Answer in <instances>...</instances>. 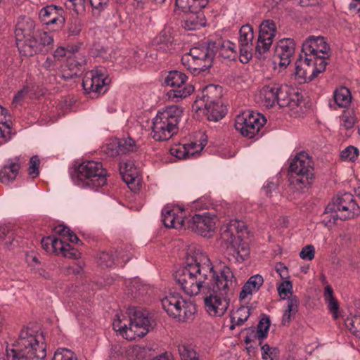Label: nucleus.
I'll use <instances>...</instances> for the list:
<instances>
[{
	"label": "nucleus",
	"instance_id": "f257e3e1",
	"mask_svg": "<svg viewBox=\"0 0 360 360\" xmlns=\"http://www.w3.org/2000/svg\"><path fill=\"white\" fill-rule=\"evenodd\" d=\"M217 275L208 256L195 251L187 255L184 266L175 272L174 279L186 295L194 296L205 291L206 284Z\"/></svg>",
	"mask_w": 360,
	"mask_h": 360
},
{
	"label": "nucleus",
	"instance_id": "f03ea898",
	"mask_svg": "<svg viewBox=\"0 0 360 360\" xmlns=\"http://www.w3.org/2000/svg\"><path fill=\"white\" fill-rule=\"evenodd\" d=\"M236 285V279L227 266L220 270V276L207 283L205 287L204 303L206 311L213 316H221L227 311L232 290Z\"/></svg>",
	"mask_w": 360,
	"mask_h": 360
},
{
	"label": "nucleus",
	"instance_id": "7ed1b4c3",
	"mask_svg": "<svg viewBox=\"0 0 360 360\" xmlns=\"http://www.w3.org/2000/svg\"><path fill=\"white\" fill-rule=\"evenodd\" d=\"M17 347V350L6 349L8 360H44L46 356V345L43 333L31 328L21 330Z\"/></svg>",
	"mask_w": 360,
	"mask_h": 360
},
{
	"label": "nucleus",
	"instance_id": "20e7f679",
	"mask_svg": "<svg viewBox=\"0 0 360 360\" xmlns=\"http://www.w3.org/2000/svg\"><path fill=\"white\" fill-rule=\"evenodd\" d=\"M246 226L243 221L231 220L229 224L221 228L220 239L229 255V259L237 263H241L250 256L248 247L241 243L243 232Z\"/></svg>",
	"mask_w": 360,
	"mask_h": 360
},
{
	"label": "nucleus",
	"instance_id": "39448f33",
	"mask_svg": "<svg viewBox=\"0 0 360 360\" xmlns=\"http://www.w3.org/2000/svg\"><path fill=\"white\" fill-rule=\"evenodd\" d=\"M289 189L300 194L307 191L314 181V163L306 152L297 153L292 159L289 169Z\"/></svg>",
	"mask_w": 360,
	"mask_h": 360
},
{
	"label": "nucleus",
	"instance_id": "423d86ee",
	"mask_svg": "<svg viewBox=\"0 0 360 360\" xmlns=\"http://www.w3.org/2000/svg\"><path fill=\"white\" fill-rule=\"evenodd\" d=\"M182 114V108L177 105H170L159 111L153 119V139L164 141L172 138L178 131V124Z\"/></svg>",
	"mask_w": 360,
	"mask_h": 360
},
{
	"label": "nucleus",
	"instance_id": "0eeeda50",
	"mask_svg": "<svg viewBox=\"0 0 360 360\" xmlns=\"http://www.w3.org/2000/svg\"><path fill=\"white\" fill-rule=\"evenodd\" d=\"M217 49L215 41L194 46L190 49L188 53L182 57L181 61L193 75H198L212 66Z\"/></svg>",
	"mask_w": 360,
	"mask_h": 360
},
{
	"label": "nucleus",
	"instance_id": "6e6552de",
	"mask_svg": "<svg viewBox=\"0 0 360 360\" xmlns=\"http://www.w3.org/2000/svg\"><path fill=\"white\" fill-rule=\"evenodd\" d=\"M330 46L321 36H309L302 44V53L307 63L313 62L314 69L311 77H316L323 72L328 64Z\"/></svg>",
	"mask_w": 360,
	"mask_h": 360
},
{
	"label": "nucleus",
	"instance_id": "1a4fd4ad",
	"mask_svg": "<svg viewBox=\"0 0 360 360\" xmlns=\"http://www.w3.org/2000/svg\"><path fill=\"white\" fill-rule=\"evenodd\" d=\"M107 171L100 162L89 160L82 162L75 171L72 179L81 188H98L107 181Z\"/></svg>",
	"mask_w": 360,
	"mask_h": 360
},
{
	"label": "nucleus",
	"instance_id": "9d476101",
	"mask_svg": "<svg viewBox=\"0 0 360 360\" xmlns=\"http://www.w3.org/2000/svg\"><path fill=\"white\" fill-rule=\"evenodd\" d=\"M221 96V87L214 84L205 86L200 95L198 96L195 103L199 109L204 106L206 116L210 121L217 122L226 115L225 108L220 101Z\"/></svg>",
	"mask_w": 360,
	"mask_h": 360
},
{
	"label": "nucleus",
	"instance_id": "9b49d317",
	"mask_svg": "<svg viewBox=\"0 0 360 360\" xmlns=\"http://www.w3.org/2000/svg\"><path fill=\"white\" fill-rule=\"evenodd\" d=\"M129 325L127 340H134L142 338L155 328L156 322L153 315L146 309L133 307L129 309Z\"/></svg>",
	"mask_w": 360,
	"mask_h": 360
},
{
	"label": "nucleus",
	"instance_id": "f8f14e48",
	"mask_svg": "<svg viewBox=\"0 0 360 360\" xmlns=\"http://www.w3.org/2000/svg\"><path fill=\"white\" fill-rule=\"evenodd\" d=\"M335 213L333 215V224L340 219L341 220H349L360 215V207L354 200V197L350 193H344L333 198L326 207V214Z\"/></svg>",
	"mask_w": 360,
	"mask_h": 360
},
{
	"label": "nucleus",
	"instance_id": "ddd939ff",
	"mask_svg": "<svg viewBox=\"0 0 360 360\" xmlns=\"http://www.w3.org/2000/svg\"><path fill=\"white\" fill-rule=\"evenodd\" d=\"M161 304L170 317L179 322L187 321L196 311L195 304L179 294H169L161 300Z\"/></svg>",
	"mask_w": 360,
	"mask_h": 360
},
{
	"label": "nucleus",
	"instance_id": "4468645a",
	"mask_svg": "<svg viewBox=\"0 0 360 360\" xmlns=\"http://www.w3.org/2000/svg\"><path fill=\"white\" fill-rule=\"evenodd\" d=\"M266 122V118L262 114L248 110L237 116L235 127L243 136L252 139Z\"/></svg>",
	"mask_w": 360,
	"mask_h": 360
},
{
	"label": "nucleus",
	"instance_id": "2eb2a0df",
	"mask_svg": "<svg viewBox=\"0 0 360 360\" xmlns=\"http://www.w3.org/2000/svg\"><path fill=\"white\" fill-rule=\"evenodd\" d=\"M187 76L178 70H172L168 72L165 79L166 85L173 87V89L167 93L168 98L171 101L182 99L190 96L194 91V87L190 84H186Z\"/></svg>",
	"mask_w": 360,
	"mask_h": 360
},
{
	"label": "nucleus",
	"instance_id": "dca6fc26",
	"mask_svg": "<svg viewBox=\"0 0 360 360\" xmlns=\"http://www.w3.org/2000/svg\"><path fill=\"white\" fill-rule=\"evenodd\" d=\"M105 72L104 68H97L85 75L82 86L85 93L90 94L91 98H96L98 94L106 91L105 87L110 82V79Z\"/></svg>",
	"mask_w": 360,
	"mask_h": 360
},
{
	"label": "nucleus",
	"instance_id": "f3484780",
	"mask_svg": "<svg viewBox=\"0 0 360 360\" xmlns=\"http://www.w3.org/2000/svg\"><path fill=\"white\" fill-rule=\"evenodd\" d=\"M53 43V36L47 32L36 30L35 34L26 42L20 43V53L25 56H32L45 51Z\"/></svg>",
	"mask_w": 360,
	"mask_h": 360
},
{
	"label": "nucleus",
	"instance_id": "a211bd4d",
	"mask_svg": "<svg viewBox=\"0 0 360 360\" xmlns=\"http://www.w3.org/2000/svg\"><path fill=\"white\" fill-rule=\"evenodd\" d=\"M214 214L204 213L195 214L187 221L188 228L202 236L209 237L215 229Z\"/></svg>",
	"mask_w": 360,
	"mask_h": 360
},
{
	"label": "nucleus",
	"instance_id": "6ab92c4d",
	"mask_svg": "<svg viewBox=\"0 0 360 360\" xmlns=\"http://www.w3.org/2000/svg\"><path fill=\"white\" fill-rule=\"evenodd\" d=\"M253 28L250 25H243L239 30L240 60L247 63L252 56Z\"/></svg>",
	"mask_w": 360,
	"mask_h": 360
},
{
	"label": "nucleus",
	"instance_id": "aec40b11",
	"mask_svg": "<svg viewBox=\"0 0 360 360\" xmlns=\"http://www.w3.org/2000/svg\"><path fill=\"white\" fill-rule=\"evenodd\" d=\"M295 49V43L293 39L285 38L277 43L274 55L275 63L279 66L286 68L290 63Z\"/></svg>",
	"mask_w": 360,
	"mask_h": 360
},
{
	"label": "nucleus",
	"instance_id": "412c9836",
	"mask_svg": "<svg viewBox=\"0 0 360 360\" xmlns=\"http://www.w3.org/2000/svg\"><path fill=\"white\" fill-rule=\"evenodd\" d=\"M40 20L46 25H56L57 27H62L65 22V11L58 6L53 4L43 7L39 13Z\"/></svg>",
	"mask_w": 360,
	"mask_h": 360
},
{
	"label": "nucleus",
	"instance_id": "4be33fe9",
	"mask_svg": "<svg viewBox=\"0 0 360 360\" xmlns=\"http://www.w3.org/2000/svg\"><path fill=\"white\" fill-rule=\"evenodd\" d=\"M136 145L131 138H113L108 140L105 153L111 157H117L136 150Z\"/></svg>",
	"mask_w": 360,
	"mask_h": 360
},
{
	"label": "nucleus",
	"instance_id": "5701e85b",
	"mask_svg": "<svg viewBox=\"0 0 360 360\" xmlns=\"http://www.w3.org/2000/svg\"><path fill=\"white\" fill-rule=\"evenodd\" d=\"M35 22L30 17L21 16L15 25L16 45L20 51V44L26 42L35 34Z\"/></svg>",
	"mask_w": 360,
	"mask_h": 360
},
{
	"label": "nucleus",
	"instance_id": "b1692460",
	"mask_svg": "<svg viewBox=\"0 0 360 360\" xmlns=\"http://www.w3.org/2000/svg\"><path fill=\"white\" fill-rule=\"evenodd\" d=\"M276 103L281 108L288 107L293 110L301 103L302 96L287 85L279 84Z\"/></svg>",
	"mask_w": 360,
	"mask_h": 360
},
{
	"label": "nucleus",
	"instance_id": "393cba45",
	"mask_svg": "<svg viewBox=\"0 0 360 360\" xmlns=\"http://www.w3.org/2000/svg\"><path fill=\"white\" fill-rule=\"evenodd\" d=\"M120 172L123 181L128 185L130 189L134 192L139 190L136 185H139L140 179L133 162L127 161L120 163Z\"/></svg>",
	"mask_w": 360,
	"mask_h": 360
},
{
	"label": "nucleus",
	"instance_id": "a878e982",
	"mask_svg": "<svg viewBox=\"0 0 360 360\" xmlns=\"http://www.w3.org/2000/svg\"><path fill=\"white\" fill-rule=\"evenodd\" d=\"M20 169V159L16 157L14 162L6 165L0 170V181L4 184H9L15 179Z\"/></svg>",
	"mask_w": 360,
	"mask_h": 360
},
{
	"label": "nucleus",
	"instance_id": "bb28decb",
	"mask_svg": "<svg viewBox=\"0 0 360 360\" xmlns=\"http://www.w3.org/2000/svg\"><path fill=\"white\" fill-rule=\"evenodd\" d=\"M314 69L313 62L306 61V56L304 59H302V55H300V58L295 63V75L300 79L304 80L309 79L312 80L314 77H312V72Z\"/></svg>",
	"mask_w": 360,
	"mask_h": 360
},
{
	"label": "nucleus",
	"instance_id": "cd10ccee",
	"mask_svg": "<svg viewBox=\"0 0 360 360\" xmlns=\"http://www.w3.org/2000/svg\"><path fill=\"white\" fill-rule=\"evenodd\" d=\"M279 83L270 82L264 85L260 91V96L266 107H272L276 104Z\"/></svg>",
	"mask_w": 360,
	"mask_h": 360
},
{
	"label": "nucleus",
	"instance_id": "c85d7f7f",
	"mask_svg": "<svg viewBox=\"0 0 360 360\" xmlns=\"http://www.w3.org/2000/svg\"><path fill=\"white\" fill-rule=\"evenodd\" d=\"M264 283L263 277L259 274L252 276L243 285L240 292V300L245 299L248 295L257 292Z\"/></svg>",
	"mask_w": 360,
	"mask_h": 360
},
{
	"label": "nucleus",
	"instance_id": "c756f323",
	"mask_svg": "<svg viewBox=\"0 0 360 360\" xmlns=\"http://www.w3.org/2000/svg\"><path fill=\"white\" fill-rule=\"evenodd\" d=\"M206 20L202 12H189L184 20V27L187 30H196L204 27Z\"/></svg>",
	"mask_w": 360,
	"mask_h": 360
},
{
	"label": "nucleus",
	"instance_id": "7c9ffc66",
	"mask_svg": "<svg viewBox=\"0 0 360 360\" xmlns=\"http://www.w3.org/2000/svg\"><path fill=\"white\" fill-rule=\"evenodd\" d=\"M173 38L169 30H163L153 39V45L158 51L167 52L172 49Z\"/></svg>",
	"mask_w": 360,
	"mask_h": 360
},
{
	"label": "nucleus",
	"instance_id": "2f4dec72",
	"mask_svg": "<svg viewBox=\"0 0 360 360\" xmlns=\"http://www.w3.org/2000/svg\"><path fill=\"white\" fill-rule=\"evenodd\" d=\"M299 300L295 295L289 296L287 298V306L282 317V324L283 326L289 325L292 318H293L298 311Z\"/></svg>",
	"mask_w": 360,
	"mask_h": 360
},
{
	"label": "nucleus",
	"instance_id": "473e14b6",
	"mask_svg": "<svg viewBox=\"0 0 360 360\" xmlns=\"http://www.w3.org/2000/svg\"><path fill=\"white\" fill-rule=\"evenodd\" d=\"M333 98L338 107L347 108L352 101V94L348 88L340 86L335 90Z\"/></svg>",
	"mask_w": 360,
	"mask_h": 360
},
{
	"label": "nucleus",
	"instance_id": "72a5a7b5",
	"mask_svg": "<svg viewBox=\"0 0 360 360\" xmlns=\"http://www.w3.org/2000/svg\"><path fill=\"white\" fill-rule=\"evenodd\" d=\"M276 26L274 22L271 20H264L259 26V37L263 40L267 41H272L276 35Z\"/></svg>",
	"mask_w": 360,
	"mask_h": 360
},
{
	"label": "nucleus",
	"instance_id": "f704fd0d",
	"mask_svg": "<svg viewBox=\"0 0 360 360\" xmlns=\"http://www.w3.org/2000/svg\"><path fill=\"white\" fill-rule=\"evenodd\" d=\"M6 237H8V240L5 242V248L10 250L18 245L14 230L9 226H0V244L6 240Z\"/></svg>",
	"mask_w": 360,
	"mask_h": 360
},
{
	"label": "nucleus",
	"instance_id": "c9c22d12",
	"mask_svg": "<svg viewBox=\"0 0 360 360\" xmlns=\"http://www.w3.org/2000/svg\"><path fill=\"white\" fill-rule=\"evenodd\" d=\"M218 49L217 52L219 51V56L224 58L233 60L237 56L236 45L230 41H224L221 43H217Z\"/></svg>",
	"mask_w": 360,
	"mask_h": 360
},
{
	"label": "nucleus",
	"instance_id": "e433bc0d",
	"mask_svg": "<svg viewBox=\"0 0 360 360\" xmlns=\"http://www.w3.org/2000/svg\"><path fill=\"white\" fill-rule=\"evenodd\" d=\"M250 316V309L246 307H239L231 316V325L230 330H233L236 326H242Z\"/></svg>",
	"mask_w": 360,
	"mask_h": 360
},
{
	"label": "nucleus",
	"instance_id": "4c0bfd02",
	"mask_svg": "<svg viewBox=\"0 0 360 360\" xmlns=\"http://www.w3.org/2000/svg\"><path fill=\"white\" fill-rule=\"evenodd\" d=\"M116 258H120L124 262L128 261L129 257L122 255L120 252H117L116 256L113 255L111 252L103 251L99 254L98 264L103 267H111L115 264Z\"/></svg>",
	"mask_w": 360,
	"mask_h": 360
},
{
	"label": "nucleus",
	"instance_id": "58836bf2",
	"mask_svg": "<svg viewBox=\"0 0 360 360\" xmlns=\"http://www.w3.org/2000/svg\"><path fill=\"white\" fill-rule=\"evenodd\" d=\"M270 323L269 317L264 315L263 318H262L259 321L257 327V331L255 332L252 330V336L257 337V339L259 340V344H262V341L267 336Z\"/></svg>",
	"mask_w": 360,
	"mask_h": 360
},
{
	"label": "nucleus",
	"instance_id": "ea45409f",
	"mask_svg": "<svg viewBox=\"0 0 360 360\" xmlns=\"http://www.w3.org/2000/svg\"><path fill=\"white\" fill-rule=\"evenodd\" d=\"M272 41L263 40L258 37L255 47V56L259 60H264L266 58V54L272 44Z\"/></svg>",
	"mask_w": 360,
	"mask_h": 360
},
{
	"label": "nucleus",
	"instance_id": "a19ab883",
	"mask_svg": "<svg viewBox=\"0 0 360 360\" xmlns=\"http://www.w3.org/2000/svg\"><path fill=\"white\" fill-rule=\"evenodd\" d=\"M178 350L182 360H199L196 352L190 345H179Z\"/></svg>",
	"mask_w": 360,
	"mask_h": 360
},
{
	"label": "nucleus",
	"instance_id": "79ce46f5",
	"mask_svg": "<svg viewBox=\"0 0 360 360\" xmlns=\"http://www.w3.org/2000/svg\"><path fill=\"white\" fill-rule=\"evenodd\" d=\"M345 324L354 335L360 338V315L347 318Z\"/></svg>",
	"mask_w": 360,
	"mask_h": 360
},
{
	"label": "nucleus",
	"instance_id": "37998d69",
	"mask_svg": "<svg viewBox=\"0 0 360 360\" xmlns=\"http://www.w3.org/2000/svg\"><path fill=\"white\" fill-rule=\"evenodd\" d=\"M52 360H78L75 354L66 348L58 349L52 358Z\"/></svg>",
	"mask_w": 360,
	"mask_h": 360
},
{
	"label": "nucleus",
	"instance_id": "c03bdc74",
	"mask_svg": "<svg viewBox=\"0 0 360 360\" xmlns=\"http://www.w3.org/2000/svg\"><path fill=\"white\" fill-rule=\"evenodd\" d=\"M359 154V152L357 148L349 146L341 152L340 157L342 160L354 162L356 160Z\"/></svg>",
	"mask_w": 360,
	"mask_h": 360
},
{
	"label": "nucleus",
	"instance_id": "a18cd8bd",
	"mask_svg": "<svg viewBox=\"0 0 360 360\" xmlns=\"http://www.w3.org/2000/svg\"><path fill=\"white\" fill-rule=\"evenodd\" d=\"M65 67L75 75H81L83 68L82 61H78L76 56H69L67 59Z\"/></svg>",
	"mask_w": 360,
	"mask_h": 360
},
{
	"label": "nucleus",
	"instance_id": "49530a36",
	"mask_svg": "<svg viewBox=\"0 0 360 360\" xmlns=\"http://www.w3.org/2000/svg\"><path fill=\"white\" fill-rule=\"evenodd\" d=\"M162 222L165 226L167 228H173L175 224L176 212L173 210L165 207L162 212Z\"/></svg>",
	"mask_w": 360,
	"mask_h": 360
},
{
	"label": "nucleus",
	"instance_id": "de8ad7c7",
	"mask_svg": "<svg viewBox=\"0 0 360 360\" xmlns=\"http://www.w3.org/2000/svg\"><path fill=\"white\" fill-rule=\"evenodd\" d=\"M261 350L263 359L274 360L278 357L279 350L277 347H271L268 344H264L261 347Z\"/></svg>",
	"mask_w": 360,
	"mask_h": 360
},
{
	"label": "nucleus",
	"instance_id": "09e8293b",
	"mask_svg": "<svg viewBox=\"0 0 360 360\" xmlns=\"http://www.w3.org/2000/svg\"><path fill=\"white\" fill-rule=\"evenodd\" d=\"M277 290L280 297L282 300L287 299L289 296L292 295V285L289 281H285L280 283L277 288Z\"/></svg>",
	"mask_w": 360,
	"mask_h": 360
},
{
	"label": "nucleus",
	"instance_id": "8fccbe9b",
	"mask_svg": "<svg viewBox=\"0 0 360 360\" xmlns=\"http://www.w3.org/2000/svg\"><path fill=\"white\" fill-rule=\"evenodd\" d=\"M82 30V23L76 18L70 19L68 22V31L72 36L78 35Z\"/></svg>",
	"mask_w": 360,
	"mask_h": 360
},
{
	"label": "nucleus",
	"instance_id": "3c124183",
	"mask_svg": "<svg viewBox=\"0 0 360 360\" xmlns=\"http://www.w3.org/2000/svg\"><path fill=\"white\" fill-rule=\"evenodd\" d=\"M40 165V160L37 155H33L30 160V166L28 168V174L32 178L37 177L39 174V167Z\"/></svg>",
	"mask_w": 360,
	"mask_h": 360
},
{
	"label": "nucleus",
	"instance_id": "603ef678",
	"mask_svg": "<svg viewBox=\"0 0 360 360\" xmlns=\"http://www.w3.org/2000/svg\"><path fill=\"white\" fill-rule=\"evenodd\" d=\"M128 293L131 294L133 297H138L143 295L145 289L143 286H141L138 281H134L128 285Z\"/></svg>",
	"mask_w": 360,
	"mask_h": 360
},
{
	"label": "nucleus",
	"instance_id": "864d4df0",
	"mask_svg": "<svg viewBox=\"0 0 360 360\" xmlns=\"http://www.w3.org/2000/svg\"><path fill=\"white\" fill-rule=\"evenodd\" d=\"M51 244V252L53 253H62L63 250H65L67 247H69V244L64 243L62 239L57 238H52Z\"/></svg>",
	"mask_w": 360,
	"mask_h": 360
},
{
	"label": "nucleus",
	"instance_id": "5fc2aeb1",
	"mask_svg": "<svg viewBox=\"0 0 360 360\" xmlns=\"http://www.w3.org/2000/svg\"><path fill=\"white\" fill-rule=\"evenodd\" d=\"M170 152L172 155L179 159H188V153H189L186 150L184 144L172 148Z\"/></svg>",
	"mask_w": 360,
	"mask_h": 360
},
{
	"label": "nucleus",
	"instance_id": "6e6d98bb",
	"mask_svg": "<svg viewBox=\"0 0 360 360\" xmlns=\"http://www.w3.org/2000/svg\"><path fill=\"white\" fill-rule=\"evenodd\" d=\"M315 250L312 245L304 247L300 252V257L302 259L312 260L314 258Z\"/></svg>",
	"mask_w": 360,
	"mask_h": 360
},
{
	"label": "nucleus",
	"instance_id": "4d7b16f0",
	"mask_svg": "<svg viewBox=\"0 0 360 360\" xmlns=\"http://www.w3.org/2000/svg\"><path fill=\"white\" fill-rule=\"evenodd\" d=\"M184 146L186 148V150L189 152L188 153V159L193 157L195 154H198L203 148V146L201 144H197L194 142L185 143Z\"/></svg>",
	"mask_w": 360,
	"mask_h": 360
},
{
	"label": "nucleus",
	"instance_id": "13d9d810",
	"mask_svg": "<svg viewBox=\"0 0 360 360\" xmlns=\"http://www.w3.org/2000/svg\"><path fill=\"white\" fill-rule=\"evenodd\" d=\"M85 1L86 0H66L65 6L67 8L78 12L79 10L84 8Z\"/></svg>",
	"mask_w": 360,
	"mask_h": 360
},
{
	"label": "nucleus",
	"instance_id": "bf43d9fd",
	"mask_svg": "<svg viewBox=\"0 0 360 360\" xmlns=\"http://www.w3.org/2000/svg\"><path fill=\"white\" fill-rule=\"evenodd\" d=\"M193 0H176L175 6L184 13L192 12Z\"/></svg>",
	"mask_w": 360,
	"mask_h": 360
},
{
	"label": "nucleus",
	"instance_id": "052dcab7",
	"mask_svg": "<svg viewBox=\"0 0 360 360\" xmlns=\"http://www.w3.org/2000/svg\"><path fill=\"white\" fill-rule=\"evenodd\" d=\"M112 327L115 331L119 332L121 335L127 339V331L129 328V326H127L125 323L122 324L120 318L114 321Z\"/></svg>",
	"mask_w": 360,
	"mask_h": 360
},
{
	"label": "nucleus",
	"instance_id": "680f3d73",
	"mask_svg": "<svg viewBox=\"0 0 360 360\" xmlns=\"http://www.w3.org/2000/svg\"><path fill=\"white\" fill-rule=\"evenodd\" d=\"M41 67L46 71H55L58 67V63L53 57H47Z\"/></svg>",
	"mask_w": 360,
	"mask_h": 360
},
{
	"label": "nucleus",
	"instance_id": "e2e57ef3",
	"mask_svg": "<svg viewBox=\"0 0 360 360\" xmlns=\"http://www.w3.org/2000/svg\"><path fill=\"white\" fill-rule=\"evenodd\" d=\"M28 93V88L23 87L20 91H19L13 97L12 104L17 107L18 105H20L22 101H23L25 96Z\"/></svg>",
	"mask_w": 360,
	"mask_h": 360
},
{
	"label": "nucleus",
	"instance_id": "0e129e2a",
	"mask_svg": "<svg viewBox=\"0 0 360 360\" xmlns=\"http://www.w3.org/2000/svg\"><path fill=\"white\" fill-rule=\"evenodd\" d=\"M54 231L57 234H58L59 236L64 238H68V237H69V236L72 232L69 227L62 224L56 226Z\"/></svg>",
	"mask_w": 360,
	"mask_h": 360
},
{
	"label": "nucleus",
	"instance_id": "69168bd1",
	"mask_svg": "<svg viewBox=\"0 0 360 360\" xmlns=\"http://www.w3.org/2000/svg\"><path fill=\"white\" fill-rule=\"evenodd\" d=\"M328 307L329 311L333 314V316L335 319H337L338 317V311L339 309V305L338 302L334 299H330L328 301Z\"/></svg>",
	"mask_w": 360,
	"mask_h": 360
},
{
	"label": "nucleus",
	"instance_id": "338daca9",
	"mask_svg": "<svg viewBox=\"0 0 360 360\" xmlns=\"http://www.w3.org/2000/svg\"><path fill=\"white\" fill-rule=\"evenodd\" d=\"M62 254L64 257L71 259H77L79 255L78 250L72 248L70 244L69 247H67L65 250L63 251Z\"/></svg>",
	"mask_w": 360,
	"mask_h": 360
},
{
	"label": "nucleus",
	"instance_id": "774afa93",
	"mask_svg": "<svg viewBox=\"0 0 360 360\" xmlns=\"http://www.w3.org/2000/svg\"><path fill=\"white\" fill-rule=\"evenodd\" d=\"M93 8L98 10H103L109 3V0H89Z\"/></svg>",
	"mask_w": 360,
	"mask_h": 360
}]
</instances>
